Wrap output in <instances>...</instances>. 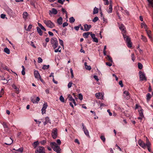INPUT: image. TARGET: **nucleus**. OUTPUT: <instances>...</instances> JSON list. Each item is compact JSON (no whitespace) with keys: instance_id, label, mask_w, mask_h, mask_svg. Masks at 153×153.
Segmentation results:
<instances>
[{"instance_id":"f257e3e1","label":"nucleus","mask_w":153,"mask_h":153,"mask_svg":"<svg viewBox=\"0 0 153 153\" xmlns=\"http://www.w3.org/2000/svg\"><path fill=\"white\" fill-rule=\"evenodd\" d=\"M56 142L58 145L54 142H51L50 145L53 150L56 152L57 153H60L61 149L60 148L59 145L61 144V141L59 139H57L56 140Z\"/></svg>"},{"instance_id":"f03ea898","label":"nucleus","mask_w":153,"mask_h":153,"mask_svg":"<svg viewBox=\"0 0 153 153\" xmlns=\"http://www.w3.org/2000/svg\"><path fill=\"white\" fill-rule=\"evenodd\" d=\"M43 22L46 26L49 28H52L55 26L54 24L51 20H43Z\"/></svg>"},{"instance_id":"7ed1b4c3","label":"nucleus","mask_w":153,"mask_h":153,"mask_svg":"<svg viewBox=\"0 0 153 153\" xmlns=\"http://www.w3.org/2000/svg\"><path fill=\"white\" fill-rule=\"evenodd\" d=\"M51 43L52 46L54 49H55L58 46V43L57 39L55 37H53L51 39Z\"/></svg>"},{"instance_id":"20e7f679","label":"nucleus","mask_w":153,"mask_h":153,"mask_svg":"<svg viewBox=\"0 0 153 153\" xmlns=\"http://www.w3.org/2000/svg\"><path fill=\"white\" fill-rule=\"evenodd\" d=\"M35 153H45L44 148L41 146L37 148Z\"/></svg>"},{"instance_id":"39448f33","label":"nucleus","mask_w":153,"mask_h":153,"mask_svg":"<svg viewBox=\"0 0 153 153\" xmlns=\"http://www.w3.org/2000/svg\"><path fill=\"white\" fill-rule=\"evenodd\" d=\"M51 135L54 139H56L57 136V130L56 128H54L52 131Z\"/></svg>"},{"instance_id":"423d86ee","label":"nucleus","mask_w":153,"mask_h":153,"mask_svg":"<svg viewBox=\"0 0 153 153\" xmlns=\"http://www.w3.org/2000/svg\"><path fill=\"white\" fill-rule=\"evenodd\" d=\"M138 143L139 145L142 148L145 149L146 148V143H145L141 139H140L138 141Z\"/></svg>"},{"instance_id":"0eeeda50","label":"nucleus","mask_w":153,"mask_h":153,"mask_svg":"<svg viewBox=\"0 0 153 153\" xmlns=\"http://www.w3.org/2000/svg\"><path fill=\"white\" fill-rule=\"evenodd\" d=\"M123 96L126 100H128L130 98V95L129 92L127 91H125L123 92Z\"/></svg>"},{"instance_id":"6e6552de","label":"nucleus","mask_w":153,"mask_h":153,"mask_svg":"<svg viewBox=\"0 0 153 153\" xmlns=\"http://www.w3.org/2000/svg\"><path fill=\"white\" fill-rule=\"evenodd\" d=\"M103 95L102 93L99 92L95 94V96L98 98L100 99H103Z\"/></svg>"},{"instance_id":"1a4fd4ad","label":"nucleus","mask_w":153,"mask_h":153,"mask_svg":"<svg viewBox=\"0 0 153 153\" xmlns=\"http://www.w3.org/2000/svg\"><path fill=\"white\" fill-rule=\"evenodd\" d=\"M48 107V105L47 103H45L43 106V107L42 109V114H45L46 112V109Z\"/></svg>"},{"instance_id":"9d476101","label":"nucleus","mask_w":153,"mask_h":153,"mask_svg":"<svg viewBox=\"0 0 153 153\" xmlns=\"http://www.w3.org/2000/svg\"><path fill=\"white\" fill-rule=\"evenodd\" d=\"M140 74V79L141 81L146 80V78L144 74L142 72H139Z\"/></svg>"},{"instance_id":"9b49d317","label":"nucleus","mask_w":153,"mask_h":153,"mask_svg":"<svg viewBox=\"0 0 153 153\" xmlns=\"http://www.w3.org/2000/svg\"><path fill=\"white\" fill-rule=\"evenodd\" d=\"M34 75L35 78L38 80L39 79V78H40L41 76L37 71L35 70L34 71Z\"/></svg>"},{"instance_id":"f8f14e48","label":"nucleus","mask_w":153,"mask_h":153,"mask_svg":"<svg viewBox=\"0 0 153 153\" xmlns=\"http://www.w3.org/2000/svg\"><path fill=\"white\" fill-rule=\"evenodd\" d=\"M151 145V143L149 141V140L147 137H146V147H147L148 150L149 152H151V149L150 146Z\"/></svg>"},{"instance_id":"ddd939ff","label":"nucleus","mask_w":153,"mask_h":153,"mask_svg":"<svg viewBox=\"0 0 153 153\" xmlns=\"http://www.w3.org/2000/svg\"><path fill=\"white\" fill-rule=\"evenodd\" d=\"M68 100L70 101H72L74 103L75 105H76L75 100L73 98L71 95H69L68 96Z\"/></svg>"},{"instance_id":"4468645a","label":"nucleus","mask_w":153,"mask_h":153,"mask_svg":"<svg viewBox=\"0 0 153 153\" xmlns=\"http://www.w3.org/2000/svg\"><path fill=\"white\" fill-rule=\"evenodd\" d=\"M23 18L25 20H26L28 16V14L26 12H24L22 14Z\"/></svg>"},{"instance_id":"2eb2a0df","label":"nucleus","mask_w":153,"mask_h":153,"mask_svg":"<svg viewBox=\"0 0 153 153\" xmlns=\"http://www.w3.org/2000/svg\"><path fill=\"white\" fill-rule=\"evenodd\" d=\"M84 29L86 31H88L90 29L91 27V25H88L87 24H85L84 25Z\"/></svg>"},{"instance_id":"dca6fc26","label":"nucleus","mask_w":153,"mask_h":153,"mask_svg":"<svg viewBox=\"0 0 153 153\" xmlns=\"http://www.w3.org/2000/svg\"><path fill=\"white\" fill-rule=\"evenodd\" d=\"M123 37L125 40L126 42H129L130 41V38L127 36L126 34H123Z\"/></svg>"},{"instance_id":"f3484780","label":"nucleus","mask_w":153,"mask_h":153,"mask_svg":"<svg viewBox=\"0 0 153 153\" xmlns=\"http://www.w3.org/2000/svg\"><path fill=\"white\" fill-rule=\"evenodd\" d=\"M45 121L43 123L44 125H46L48 123H50V118L49 117H47L45 118Z\"/></svg>"},{"instance_id":"a211bd4d","label":"nucleus","mask_w":153,"mask_h":153,"mask_svg":"<svg viewBox=\"0 0 153 153\" xmlns=\"http://www.w3.org/2000/svg\"><path fill=\"white\" fill-rule=\"evenodd\" d=\"M119 28L120 30H121L123 32H125V28L124 26L123 25H120L119 26Z\"/></svg>"},{"instance_id":"6ab92c4d","label":"nucleus","mask_w":153,"mask_h":153,"mask_svg":"<svg viewBox=\"0 0 153 153\" xmlns=\"http://www.w3.org/2000/svg\"><path fill=\"white\" fill-rule=\"evenodd\" d=\"M112 6L109 5L108 8L107 10V11L109 13H111L112 12Z\"/></svg>"},{"instance_id":"aec40b11","label":"nucleus","mask_w":153,"mask_h":153,"mask_svg":"<svg viewBox=\"0 0 153 153\" xmlns=\"http://www.w3.org/2000/svg\"><path fill=\"white\" fill-rule=\"evenodd\" d=\"M50 13L54 14H56L57 13V10L55 8H52L51 10H49Z\"/></svg>"},{"instance_id":"412c9836","label":"nucleus","mask_w":153,"mask_h":153,"mask_svg":"<svg viewBox=\"0 0 153 153\" xmlns=\"http://www.w3.org/2000/svg\"><path fill=\"white\" fill-rule=\"evenodd\" d=\"M91 32H87L84 33H83V36L84 38H88V36L90 34H91Z\"/></svg>"},{"instance_id":"4be33fe9","label":"nucleus","mask_w":153,"mask_h":153,"mask_svg":"<svg viewBox=\"0 0 153 153\" xmlns=\"http://www.w3.org/2000/svg\"><path fill=\"white\" fill-rule=\"evenodd\" d=\"M8 141L7 142V143H5V144L6 145H10L12 143L13 141L10 138H8Z\"/></svg>"},{"instance_id":"5701e85b","label":"nucleus","mask_w":153,"mask_h":153,"mask_svg":"<svg viewBox=\"0 0 153 153\" xmlns=\"http://www.w3.org/2000/svg\"><path fill=\"white\" fill-rule=\"evenodd\" d=\"M37 30L40 36H42V32L40 28L37 27Z\"/></svg>"},{"instance_id":"b1692460","label":"nucleus","mask_w":153,"mask_h":153,"mask_svg":"<svg viewBox=\"0 0 153 153\" xmlns=\"http://www.w3.org/2000/svg\"><path fill=\"white\" fill-rule=\"evenodd\" d=\"M146 31L147 34L148 35V36L150 39L152 38V37L151 36V31L150 30H147V29L146 30Z\"/></svg>"},{"instance_id":"393cba45","label":"nucleus","mask_w":153,"mask_h":153,"mask_svg":"<svg viewBox=\"0 0 153 153\" xmlns=\"http://www.w3.org/2000/svg\"><path fill=\"white\" fill-rule=\"evenodd\" d=\"M62 19L61 17H59L57 20V22L58 24L60 25L62 24Z\"/></svg>"},{"instance_id":"a878e982","label":"nucleus","mask_w":153,"mask_h":153,"mask_svg":"<svg viewBox=\"0 0 153 153\" xmlns=\"http://www.w3.org/2000/svg\"><path fill=\"white\" fill-rule=\"evenodd\" d=\"M12 87L15 90V91H16V93L17 94H18L19 93V89L16 86L15 84H13L12 85Z\"/></svg>"},{"instance_id":"bb28decb","label":"nucleus","mask_w":153,"mask_h":153,"mask_svg":"<svg viewBox=\"0 0 153 153\" xmlns=\"http://www.w3.org/2000/svg\"><path fill=\"white\" fill-rule=\"evenodd\" d=\"M98 8L95 7L94 9V10L93 12V14H95L98 13Z\"/></svg>"},{"instance_id":"cd10ccee","label":"nucleus","mask_w":153,"mask_h":153,"mask_svg":"<svg viewBox=\"0 0 153 153\" xmlns=\"http://www.w3.org/2000/svg\"><path fill=\"white\" fill-rule=\"evenodd\" d=\"M139 112L140 116L144 117L143 110L142 109H141L139 111Z\"/></svg>"},{"instance_id":"c85d7f7f","label":"nucleus","mask_w":153,"mask_h":153,"mask_svg":"<svg viewBox=\"0 0 153 153\" xmlns=\"http://www.w3.org/2000/svg\"><path fill=\"white\" fill-rule=\"evenodd\" d=\"M38 25H39V26L40 27V28H41V29L44 30V31H46V29L41 24L38 23Z\"/></svg>"},{"instance_id":"c756f323","label":"nucleus","mask_w":153,"mask_h":153,"mask_svg":"<svg viewBox=\"0 0 153 153\" xmlns=\"http://www.w3.org/2000/svg\"><path fill=\"white\" fill-rule=\"evenodd\" d=\"M4 51L7 54L10 53V50L7 48H6L4 49Z\"/></svg>"},{"instance_id":"7c9ffc66","label":"nucleus","mask_w":153,"mask_h":153,"mask_svg":"<svg viewBox=\"0 0 153 153\" xmlns=\"http://www.w3.org/2000/svg\"><path fill=\"white\" fill-rule=\"evenodd\" d=\"M106 59L111 63L113 62L112 59L109 56L107 55L106 57Z\"/></svg>"},{"instance_id":"2f4dec72","label":"nucleus","mask_w":153,"mask_h":153,"mask_svg":"<svg viewBox=\"0 0 153 153\" xmlns=\"http://www.w3.org/2000/svg\"><path fill=\"white\" fill-rule=\"evenodd\" d=\"M141 27L142 28H144L146 30L147 29V26L146 24L144 22L141 24Z\"/></svg>"},{"instance_id":"473e14b6","label":"nucleus","mask_w":153,"mask_h":153,"mask_svg":"<svg viewBox=\"0 0 153 153\" xmlns=\"http://www.w3.org/2000/svg\"><path fill=\"white\" fill-rule=\"evenodd\" d=\"M50 66L49 65H44L42 68V69L43 70H46L48 69L49 67Z\"/></svg>"},{"instance_id":"72a5a7b5","label":"nucleus","mask_w":153,"mask_h":153,"mask_svg":"<svg viewBox=\"0 0 153 153\" xmlns=\"http://www.w3.org/2000/svg\"><path fill=\"white\" fill-rule=\"evenodd\" d=\"M75 21V19L73 17H71L69 18V22L71 23H74Z\"/></svg>"},{"instance_id":"f704fd0d","label":"nucleus","mask_w":153,"mask_h":153,"mask_svg":"<svg viewBox=\"0 0 153 153\" xmlns=\"http://www.w3.org/2000/svg\"><path fill=\"white\" fill-rule=\"evenodd\" d=\"M39 143L38 141H36L33 143V145L34 148H36V146L39 145Z\"/></svg>"},{"instance_id":"c9c22d12","label":"nucleus","mask_w":153,"mask_h":153,"mask_svg":"<svg viewBox=\"0 0 153 153\" xmlns=\"http://www.w3.org/2000/svg\"><path fill=\"white\" fill-rule=\"evenodd\" d=\"M32 27V25H29L28 26L27 28L26 29V30L27 31H30V29H31V28Z\"/></svg>"},{"instance_id":"e433bc0d","label":"nucleus","mask_w":153,"mask_h":153,"mask_svg":"<svg viewBox=\"0 0 153 153\" xmlns=\"http://www.w3.org/2000/svg\"><path fill=\"white\" fill-rule=\"evenodd\" d=\"M4 94V89L2 88L0 92V98L2 97V96Z\"/></svg>"},{"instance_id":"4c0bfd02","label":"nucleus","mask_w":153,"mask_h":153,"mask_svg":"<svg viewBox=\"0 0 153 153\" xmlns=\"http://www.w3.org/2000/svg\"><path fill=\"white\" fill-rule=\"evenodd\" d=\"M141 39L142 40L145 42H146L147 41V39L146 37L144 36L143 35H141Z\"/></svg>"},{"instance_id":"58836bf2","label":"nucleus","mask_w":153,"mask_h":153,"mask_svg":"<svg viewBox=\"0 0 153 153\" xmlns=\"http://www.w3.org/2000/svg\"><path fill=\"white\" fill-rule=\"evenodd\" d=\"M122 12L124 14L128 16L129 15V13L127 10H123V11H122Z\"/></svg>"},{"instance_id":"ea45409f","label":"nucleus","mask_w":153,"mask_h":153,"mask_svg":"<svg viewBox=\"0 0 153 153\" xmlns=\"http://www.w3.org/2000/svg\"><path fill=\"white\" fill-rule=\"evenodd\" d=\"M85 134L87 136H89V133L87 129L84 131Z\"/></svg>"},{"instance_id":"a19ab883","label":"nucleus","mask_w":153,"mask_h":153,"mask_svg":"<svg viewBox=\"0 0 153 153\" xmlns=\"http://www.w3.org/2000/svg\"><path fill=\"white\" fill-rule=\"evenodd\" d=\"M59 100L60 101L62 102H64V97H63L62 96H61L59 97Z\"/></svg>"},{"instance_id":"79ce46f5","label":"nucleus","mask_w":153,"mask_h":153,"mask_svg":"<svg viewBox=\"0 0 153 153\" xmlns=\"http://www.w3.org/2000/svg\"><path fill=\"white\" fill-rule=\"evenodd\" d=\"M99 19V18H98L96 16V17H95L94 19H93L92 20V21L93 22H96Z\"/></svg>"},{"instance_id":"37998d69","label":"nucleus","mask_w":153,"mask_h":153,"mask_svg":"<svg viewBox=\"0 0 153 153\" xmlns=\"http://www.w3.org/2000/svg\"><path fill=\"white\" fill-rule=\"evenodd\" d=\"M138 68L139 69H141L142 68L143 65L141 63H138Z\"/></svg>"},{"instance_id":"c03bdc74","label":"nucleus","mask_w":153,"mask_h":153,"mask_svg":"<svg viewBox=\"0 0 153 153\" xmlns=\"http://www.w3.org/2000/svg\"><path fill=\"white\" fill-rule=\"evenodd\" d=\"M59 43L60 44V45L61 46H62L63 47L64 43H63V41L62 40H61L60 39H59Z\"/></svg>"},{"instance_id":"a18cd8bd","label":"nucleus","mask_w":153,"mask_h":153,"mask_svg":"<svg viewBox=\"0 0 153 153\" xmlns=\"http://www.w3.org/2000/svg\"><path fill=\"white\" fill-rule=\"evenodd\" d=\"M73 84V82H70L68 85V88H70L72 86V85Z\"/></svg>"},{"instance_id":"49530a36","label":"nucleus","mask_w":153,"mask_h":153,"mask_svg":"<svg viewBox=\"0 0 153 153\" xmlns=\"http://www.w3.org/2000/svg\"><path fill=\"white\" fill-rule=\"evenodd\" d=\"M127 44L129 48H131L132 47L131 42V41H129V42H127Z\"/></svg>"},{"instance_id":"de8ad7c7","label":"nucleus","mask_w":153,"mask_h":153,"mask_svg":"<svg viewBox=\"0 0 153 153\" xmlns=\"http://www.w3.org/2000/svg\"><path fill=\"white\" fill-rule=\"evenodd\" d=\"M70 72H71V77L72 78H73L74 77V73H73V71L72 68H71L70 69Z\"/></svg>"},{"instance_id":"09e8293b","label":"nucleus","mask_w":153,"mask_h":153,"mask_svg":"<svg viewBox=\"0 0 153 153\" xmlns=\"http://www.w3.org/2000/svg\"><path fill=\"white\" fill-rule=\"evenodd\" d=\"M39 143L41 144L44 145L46 143V140H43L40 141Z\"/></svg>"},{"instance_id":"8fccbe9b","label":"nucleus","mask_w":153,"mask_h":153,"mask_svg":"<svg viewBox=\"0 0 153 153\" xmlns=\"http://www.w3.org/2000/svg\"><path fill=\"white\" fill-rule=\"evenodd\" d=\"M131 59L132 61L134 62L135 59V58L134 57V53H133L131 55Z\"/></svg>"},{"instance_id":"3c124183","label":"nucleus","mask_w":153,"mask_h":153,"mask_svg":"<svg viewBox=\"0 0 153 153\" xmlns=\"http://www.w3.org/2000/svg\"><path fill=\"white\" fill-rule=\"evenodd\" d=\"M151 98V95L150 94L148 93L147 94V100H149Z\"/></svg>"},{"instance_id":"603ef678","label":"nucleus","mask_w":153,"mask_h":153,"mask_svg":"<svg viewBox=\"0 0 153 153\" xmlns=\"http://www.w3.org/2000/svg\"><path fill=\"white\" fill-rule=\"evenodd\" d=\"M104 4L105 5H107L109 4V1L108 0H105L104 1Z\"/></svg>"},{"instance_id":"864d4df0","label":"nucleus","mask_w":153,"mask_h":153,"mask_svg":"<svg viewBox=\"0 0 153 153\" xmlns=\"http://www.w3.org/2000/svg\"><path fill=\"white\" fill-rule=\"evenodd\" d=\"M38 63H41L42 62V59L41 57H38Z\"/></svg>"},{"instance_id":"5fc2aeb1","label":"nucleus","mask_w":153,"mask_h":153,"mask_svg":"<svg viewBox=\"0 0 153 153\" xmlns=\"http://www.w3.org/2000/svg\"><path fill=\"white\" fill-rule=\"evenodd\" d=\"M82 129L83 130V131H84L86 130L87 129L86 127L84 125V124L83 123H82Z\"/></svg>"},{"instance_id":"6e6d98bb","label":"nucleus","mask_w":153,"mask_h":153,"mask_svg":"<svg viewBox=\"0 0 153 153\" xmlns=\"http://www.w3.org/2000/svg\"><path fill=\"white\" fill-rule=\"evenodd\" d=\"M101 139L102 140L103 142H105V139L104 136H102L100 137Z\"/></svg>"},{"instance_id":"4d7b16f0","label":"nucleus","mask_w":153,"mask_h":153,"mask_svg":"<svg viewBox=\"0 0 153 153\" xmlns=\"http://www.w3.org/2000/svg\"><path fill=\"white\" fill-rule=\"evenodd\" d=\"M85 68L86 69L89 71L91 69V66L89 65H87V67H85Z\"/></svg>"},{"instance_id":"13d9d810","label":"nucleus","mask_w":153,"mask_h":153,"mask_svg":"<svg viewBox=\"0 0 153 153\" xmlns=\"http://www.w3.org/2000/svg\"><path fill=\"white\" fill-rule=\"evenodd\" d=\"M102 19H103V22L105 23H107V22H108L107 19L105 18L104 16H103Z\"/></svg>"},{"instance_id":"bf43d9fd","label":"nucleus","mask_w":153,"mask_h":153,"mask_svg":"<svg viewBox=\"0 0 153 153\" xmlns=\"http://www.w3.org/2000/svg\"><path fill=\"white\" fill-rule=\"evenodd\" d=\"M40 100V98L39 97H37L36 98L35 101V103H38Z\"/></svg>"},{"instance_id":"052dcab7","label":"nucleus","mask_w":153,"mask_h":153,"mask_svg":"<svg viewBox=\"0 0 153 153\" xmlns=\"http://www.w3.org/2000/svg\"><path fill=\"white\" fill-rule=\"evenodd\" d=\"M68 25V24L67 22H64L62 25V26L63 27H65V26H67Z\"/></svg>"},{"instance_id":"680f3d73","label":"nucleus","mask_w":153,"mask_h":153,"mask_svg":"<svg viewBox=\"0 0 153 153\" xmlns=\"http://www.w3.org/2000/svg\"><path fill=\"white\" fill-rule=\"evenodd\" d=\"M90 35L93 39L95 37V35L94 34L92 33V32H91V33Z\"/></svg>"},{"instance_id":"e2e57ef3","label":"nucleus","mask_w":153,"mask_h":153,"mask_svg":"<svg viewBox=\"0 0 153 153\" xmlns=\"http://www.w3.org/2000/svg\"><path fill=\"white\" fill-rule=\"evenodd\" d=\"M65 1V0L62 1V0H58V2L62 4H63L64 2Z\"/></svg>"},{"instance_id":"0e129e2a","label":"nucleus","mask_w":153,"mask_h":153,"mask_svg":"<svg viewBox=\"0 0 153 153\" xmlns=\"http://www.w3.org/2000/svg\"><path fill=\"white\" fill-rule=\"evenodd\" d=\"M79 99L80 100H82L83 99L82 95L81 94H79Z\"/></svg>"},{"instance_id":"69168bd1","label":"nucleus","mask_w":153,"mask_h":153,"mask_svg":"<svg viewBox=\"0 0 153 153\" xmlns=\"http://www.w3.org/2000/svg\"><path fill=\"white\" fill-rule=\"evenodd\" d=\"M93 40L94 42L96 43H97L98 42V39L96 37L93 39Z\"/></svg>"},{"instance_id":"338daca9","label":"nucleus","mask_w":153,"mask_h":153,"mask_svg":"<svg viewBox=\"0 0 153 153\" xmlns=\"http://www.w3.org/2000/svg\"><path fill=\"white\" fill-rule=\"evenodd\" d=\"M149 3L152 5H153V0H147Z\"/></svg>"},{"instance_id":"774afa93","label":"nucleus","mask_w":153,"mask_h":153,"mask_svg":"<svg viewBox=\"0 0 153 153\" xmlns=\"http://www.w3.org/2000/svg\"><path fill=\"white\" fill-rule=\"evenodd\" d=\"M5 16L6 15L3 14H1V17L3 19H4Z\"/></svg>"}]
</instances>
